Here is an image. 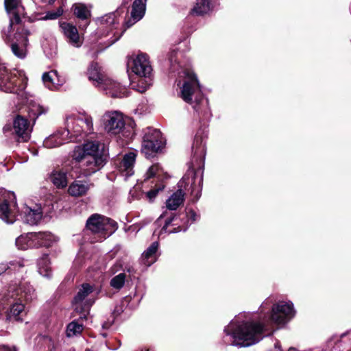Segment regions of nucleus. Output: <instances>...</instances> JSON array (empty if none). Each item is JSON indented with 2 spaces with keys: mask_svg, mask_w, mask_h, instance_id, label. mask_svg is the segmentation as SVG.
Returning a JSON list of instances; mask_svg holds the SVG:
<instances>
[{
  "mask_svg": "<svg viewBox=\"0 0 351 351\" xmlns=\"http://www.w3.org/2000/svg\"><path fill=\"white\" fill-rule=\"evenodd\" d=\"M25 261L19 258L9 263H0V276L3 275L5 280L9 281L7 292L1 296L5 305L10 304L8 317L15 321L22 320L25 314L22 299L31 302L36 298L35 289L24 277Z\"/></svg>",
  "mask_w": 351,
  "mask_h": 351,
  "instance_id": "nucleus-1",
  "label": "nucleus"
},
{
  "mask_svg": "<svg viewBox=\"0 0 351 351\" xmlns=\"http://www.w3.org/2000/svg\"><path fill=\"white\" fill-rule=\"evenodd\" d=\"M5 8L10 16V23L2 30V38L10 45L12 53L19 58L26 56L28 36L30 32L21 24L25 15L21 0H5Z\"/></svg>",
  "mask_w": 351,
  "mask_h": 351,
  "instance_id": "nucleus-2",
  "label": "nucleus"
},
{
  "mask_svg": "<svg viewBox=\"0 0 351 351\" xmlns=\"http://www.w3.org/2000/svg\"><path fill=\"white\" fill-rule=\"evenodd\" d=\"M71 156L73 160L82 162V173L86 177L99 171L108 160L104 143L97 140L87 141L82 145L75 146Z\"/></svg>",
  "mask_w": 351,
  "mask_h": 351,
  "instance_id": "nucleus-3",
  "label": "nucleus"
},
{
  "mask_svg": "<svg viewBox=\"0 0 351 351\" xmlns=\"http://www.w3.org/2000/svg\"><path fill=\"white\" fill-rule=\"evenodd\" d=\"M265 325L259 322H245L238 325L236 319L232 320L224 328L226 337L223 341L226 344L248 347L257 343L263 338Z\"/></svg>",
  "mask_w": 351,
  "mask_h": 351,
  "instance_id": "nucleus-4",
  "label": "nucleus"
},
{
  "mask_svg": "<svg viewBox=\"0 0 351 351\" xmlns=\"http://www.w3.org/2000/svg\"><path fill=\"white\" fill-rule=\"evenodd\" d=\"M205 156V138L197 134L195 136L191 147V159L189 166V171H191L193 175L191 193L193 196L194 201H197L201 196Z\"/></svg>",
  "mask_w": 351,
  "mask_h": 351,
  "instance_id": "nucleus-5",
  "label": "nucleus"
},
{
  "mask_svg": "<svg viewBox=\"0 0 351 351\" xmlns=\"http://www.w3.org/2000/svg\"><path fill=\"white\" fill-rule=\"evenodd\" d=\"M184 82L180 86V97L192 105L198 113L207 114L209 112L208 102L204 97L197 76L191 70L183 71Z\"/></svg>",
  "mask_w": 351,
  "mask_h": 351,
  "instance_id": "nucleus-6",
  "label": "nucleus"
},
{
  "mask_svg": "<svg viewBox=\"0 0 351 351\" xmlns=\"http://www.w3.org/2000/svg\"><path fill=\"white\" fill-rule=\"evenodd\" d=\"M128 66L141 79L136 84L132 83V88L139 93H144L152 85V68L148 56L145 53H139L135 57H130L128 60Z\"/></svg>",
  "mask_w": 351,
  "mask_h": 351,
  "instance_id": "nucleus-7",
  "label": "nucleus"
},
{
  "mask_svg": "<svg viewBox=\"0 0 351 351\" xmlns=\"http://www.w3.org/2000/svg\"><path fill=\"white\" fill-rule=\"evenodd\" d=\"M65 131L71 141H80L94 132L93 118L84 114H71L65 119Z\"/></svg>",
  "mask_w": 351,
  "mask_h": 351,
  "instance_id": "nucleus-8",
  "label": "nucleus"
},
{
  "mask_svg": "<svg viewBox=\"0 0 351 351\" xmlns=\"http://www.w3.org/2000/svg\"><path fill=\"white\" fill-rule=\"evenodd\" d=\"M27 79L21 71L14 70L9 72L4 63L0 61V90L5 93H17L23 90Z\"/></svg>",
  "mask_w": 351,
  "mask_h": 351,
  "instance_id": "nucleus-9",
  "label": "nucleus"
},
{
  "mask_svg": "<svg viewBox=\"0 0 351 351\" xmlns=\"http://www.w3.org/2000/svg\"><path fill=\"white\" fill-rule=\"evenodd\" d=\"M117 223L99 214L92 215L86 221V228L95 234H98L101 239H106L117 229Z\"/></svg>",
  "mask_w": 351,
  "mask_h": 351,
  "instance_id": "nucleus-10",
  "label": "nucleus"
},
{
  "mask_svg": "<svg viewBox=\"0 0 351 351\" xmlns=\"http://www.w3.org/2000/svg\"><path fill=\"white\" fill-rule=\"evenodd\" d=\"M141 151L147 158L157 153L165 145V140L160 130L147 127L143 130Z\"/></svg>",
  "mask_w": 351,
  "mask_h": 351,
  "instance_id": "nucleus-11",
  "label": "nucleus"
},
{
  "mask_svg": "<svg viewBox=\"0 0 351 351\" xmlns=\"http://www.w3.org/2000/svg\"><path fill=\"white\" fill-rule=\"evenodd\" d=\"M18 213L14 193L0 189V218L7 223H13Z\"/></svg>",
  "mask_w": 351,
  "mask_h": 351,
  "instance_id": "nucleus-12",
  "label": "nucleus"
},
{
  "mask_svg": "<svg viewBox=\"0 0 351 351\" xmlns=\"http://www.w3.org/2000/svg\"><path fill=\"white\" fill-rule=\"evenodd\" d=\"M291 302H279L274 304L269 321L278 324H285L295 315Z\"/></svg>",
  "mask_w": 351,
  "mask_h": 351,
  "instance_id": "nucleus-13",
  "label": "nucleus"
},
{
  "mask_svg": "<svg viewBox=\"0 0 351 351\" xmlns=\"http://www.w3.org/2000/svg\"><path fill=\"white\" fill-rule=\"evenodd\" d=\"M101 121L105 131L110 135L119 134L125 127L123 114L117 111L106 112Z\"/></svg>",
  "mask_w": 351,
  "mask_h": 351,
  "instance_id": "nucleus-14",
  "label": "nucleus"
},
{
  "mask_svg": "<svg viewBox=\"0 0 351 351\" xmlns=\"http://www.w3.org/2000/svg\"><path fill=\"white\" fill-rule=\"evenodd\" d=\"M93 291V287L88 283L82 284L76 295L73 298V305L75 309L79 313H88L93 300H86V298Z\"/></svg>",
  "mask_w": 351,
  "mask_h": 351,
  "instance_id": "nucleus-15",
  "label": "nucleus"
},
{
  "mask_svg": "<svg viewBox=\"0 0 351 351\" xmlns=\"http://www.w3.org/2000/svg\"><path fill=\"white\" fill-rule=\"evenodd\" d=\"M99 88L112 97H124L128 96V89L125 86H121L119 82L106 77L102 80Z\"/></svg>",
  "mask_w": 351,
  "mask_h": 351,
  "instance_id": "nucleus-16",
  "label": "nucleus"
},
{
  "mask_svg": "<svg viewBox=\"0 0 351 351\" xmlns=\"http://www.w3.org/2000/svg\"><path fill=\"white\" fill-rule=\"evenodd\" d=\"M62 33L66 38V41L75 47H80L83 43L82 38L80 36L76 27L69 23L63 22L60 25Z\"/></svg>",
  "mask_w": 351,
  "mask_h": 351,
  "instance_id": "nucleus-17",
  "label": "nucleus"
},
{
  "mask_svg": "<svg viewBox=\"0 0 351 351\" xmlns=\"http://www.w3.org/2000/svg\"><path fill=\"white\" fill-rule=\"evenodd\" d=\"M13 127L19 141L27 142L29 139L32 129L27 119L21 115L16 116Z\"/></svg>",
  "mask_w": 351,
  "mask_h": 351,
  "instance_id": "nucleus-18",
  "label": "nucleus"
},
{
  "mask_svg": "<svg viewBox=\"0 0 351 351\" xmlns=\"http://www.w3.org/2000/svg\"><path fill=\"white\" fill-rule=\"evenodd\" d=\"M71 141L65 130H58L45 139L43 145L46 148L51 149Z\"/></svg>",
  "mask_w": 351,
  "mask_h": 351,
  "instance_id": "nucleus-19",
  "label": "nucleus"
},
{
  "mask_svg": "<svg viewBox=\"0 0 351 351\" xmlns=\"http://www.w3.org/2000/svg\"><path fill=\"white\" fill-rule=\"evenodd\" d=\"M178 217L173 216L165 220V224L162 228L158 231L156 228L154 231V235H158L160 237L163 233H176L181 231H186L188 228V226H181L178 223Z\"/></svg>",
  "mask_w": 351,
  "mask_h": 351,
  "instance_id": "nucleus-20",
  "label": "nucleus"
},
{
  "mask_svg": "<svg viewBox=\"0 0 351 351\" xmlns=\"http://www.w3.org/2000/svg\"><path fill=\"white\" fill-rule=\"evenodd\" d=\"M93 184L86 180H75L69 186L68 193L75 197L84 196Z\"/></svg>",
  "mask_w": 351,
  "mask_h": 351,
  "instance_id": "nucleus-21",
  "label": "nucleus"
},
{
  "mask_svg": "<svg viewBox=\"0 0 351 351\" xmlns=\"http://www.w3.org/2000/svg\"><path fill=\"white\" fill-rule=\"evenodd\" d=\"M43 81L45 85L50 90L58 89L65 82V79L59 75L56 71L44 73Z\"/></svg>",
  "mask_w": 351,
  "mask_h": 351,
  "instance_id": "nucleus-22",
  "label": "nucleus"
},
{
  "mask_svg": "<svg viewBox=\"0 0 351 351\" xmlns=\"http://www.w3.org/2000/svg\"><path fill=\"white\" fill-rule=\"evenodd\" d=\"M136 155L134 152L125 154L119 165V170L124 176L129 177L134 173V165Z\"/></svg>",
  "mask_w": 351,
  "mask_h": 351,
  "instance_id": "nucleus-23",
  "label": "nucleus"
},
{
  "mask_svg": "<svg viewBox=\"0 0 351 351\" xmlns=\"http://www.w3.org/2000/svg\"><path fill=\"white\" fill-rule=\"evenodd\" d=\"M43 210L41 207L36 206L34 208L26 206L23 210V221L29 225H36L42 219Z\"/></svg>",
  "mask_w": 351,
  "mask_h": 351,
  "instance_id": "nucleus-24",
  "label": "nucleus"
},
{
  "mask_svg": "<svg viewBox=\"0 0 351 351\" xmlns=\"http://www.w3.org/2000/svg\"><path fill=\"white\" fill-rule=\"evenodd\" d=\"M34 247H49L57 241L56 237L49 232H34Z\"/></svg>",
  "mask_w": 351,
  "mask_h": 351,
  "instance_id": "nucleus-25",
  "label": "nucleus"
},
{
  "mask_svg": "<svg viewBox=\"0 0 351 351\" xmlns=\"http://www.w3.org/2000/svg\"><path fill=\"white\" fill-rule=\"evenodd\" d=\"M158 249V242L154 241L152 245L142 254L141 262L146 267H149L157 260V251Z\"/></svg>",
  "mask_w": 351,
  "mask_h": 351,
  "instance_id": "nucleus-26",
  "label": "nucleus"
},
{
  "mask_svg": "<svg viewBox=\"0 0 351 351\" xmlns=\"http://www.w3.org/2000/svg\"><path fill=\"white\" fill-rule=\"evenodd\" d=\"M50 180L58 189L67 186V172L62 169H55L50 174Z\"/></svg>",
  "mask_w": 351,
  "mask_h": 351,
  "instance_id": "nucleus-27",
  "label": "nucleus"
},
{
  "mask_svg": "<svg viewBox=\"0 0 351 351\" xmlns=\"http://www.w3.org/2000/svg\"><path fill=\"white\" fill-rule=\"evenodd\" d=\"M80 313L82 314V315H80V317L78 319L74 320L67 325L66 332L67 337H74V336H77V335H80L84 329V326H83V324L81 322V321L83 319H86V314L88 313Z\"/></svg>",
  "mask_w": 351,
  "mask_h": 351,
  "instance_id": "nucleus-28",
  "label": "nucleus"
},
{
  "mask_svg": "<svg viewBox=\"0 0 351 351\" xmlns=\"http://www.w3.org/2000/svg\"><path fill=\"white\" fill-rule=\"evenodd\" d=\"M34 232L22 234L16 238V245L19 250H27L35 247Z\"/></svg>",
  "mask_w": 351,
  "mask_h": 351,
  "instance_id": "nucleus-29",
  "label": "nucleus"
},
{
  "mask_svg": "<svg viewBox=\"0 0 351 351\" xmlns=\"http://www.w3.org/2000/svg\"><path fill=\"white\" fill-rule=\"evenodd\" d=\"M48 254H43L37 262L38 271L40 275L47 278L52 275V269Z\"/></svg>",
  "mask_w": 351,
  "mask_h": 351,
  "instance_id": "nucleus-30",
  "label": "nucleus"
},
{
  "mask_svg": "<svg viewBox=\"0 0 351 351\" xmlns=\"http://www.w3.org/2000/svg\"><path fill=\"white\" fill-rule=\"evenodd\" d=\"M88 79L94 82V85L99 88L100 83L102 80H104L106 77L100 72L99 67L97 63H92L87 71Z\"/></svg>",
  "mask_w": 351,
  "mask_h": 351,
  "instance_id": "nucleus-31",
  "label": "nucleus"
},
{
  "mask_svg": "<svg viewBox=\"0 0 351 351\" xmlns=\"http://www.w3.org/2000/svg\"><path fill=\"white\" fill-rule=\"evenodd\" d=\"M184 193L182 189L177 190L167 200L166 206L169 210H176L184 201Z\"/></svg>",
  "mask_w": 351,
  "mask_h": 351,
  "instance_id": "nucleus-32",
  "label": "nucleus"
},
{
  "mask_svg": "<svg viewBox=\"0 0 351 351\" xmlns=\"http://www.w3.org/2000/svg\"><path fill=\"white\" fill-rule=\"evenodd\" d=\"M145 3L143 0H135L132 7L131 16L134 22H138L145 12Z\"/></svg>",
  "mask_w": 351,
  "mask_h": 351,
  "instance_id": "nucleus-33",
  "label": "nucleus"
},
{
  "mask_svg": "<svg viewBox=\"0 0 351 351\" xmlns=\"http://www.w3.org/2000/svg\"><path fill=\"white\" fill-rule=\"evenodd\" d=\"M212 9L213 5L209 0H197L191 12L196 15H204L208 14Z\"/></svg>",
  "mask_w": 351,
  "mask_h": 351,
  "instance_id": "nucleus-34",
  "label": "nucleus"
},
{
  "mask_svg": "<svg viewBox=\"0 0 351 351\" xmlns=\"http://www.w3.org/2000/svg\"><path fill=\"white\" fill-rule=\"evenodd\" d=\"M144 177L145 181L152 178H156L158 180H160L164 177V171L158 163H155L147 169Z\"/></svg>",
  "mask_w": 351,
  "mask_h": 351,
  "instance_id": "nucleus-35",
  "label": "nucleus"
},
{
  "mask_svg": "<svg viewBox=\"0 0 351 351\" xmlns=\"http://www.w3.org/2000/svg\"><path fill=\"white\" fill-rule=\"evenodd\" d=\"M74 14L80 19L87 20L90 16V11L87 7L82 3L75 4L74 6Z\"/></svg>",
  "mask_w": 351,
  "mask_h": 351,
  "instance_id": "nucleus-36",
  "label": "nucleus"
},
{
  "mask_svg": "<svg viewBox=\"0 0 351 351\" xmlns=\"http://www.w3.org/2000/svg\"><path fill=\"white\" fill-rule=\"evenodd\" d=\"M125 274L120 273L110 280V285L114 289L120 290L125 285Z\"/></svg>",
  "mask_w": 351,
  "mask_h": 351,
  "instance_id": "nucleus-37",
  "label": "nucleus"
},
{
  "mask_svg": "<svg viewBox=\"0 0 351 351\" xmlns=\"http://www.w3.org/2000/svg\"><path fill=\"white\" fill-rule=\"evenodd\" d=\"M47 112V108H44L40 105L33 104L29 110V116H33L32 119H36L38 117Z\"/></svg>",
  "mask_w": 351,
  "mask_h": 351,
  "instance_id": "nucleus-38",
  "label": "nucleus"
},
{
  "mask_svg": "<svg viewBox=\"0 0 351 351\" xmlns=\"http://www.w3.org/2000/svg\"><path fill=\"white\" fill-rule=\"evenodd\" d=\"M101 23L108 26L114 25L117 19L114 13H109L102 16L100 19Z\"/></svg>",
  "mask_w": 351,
  "mask_h": 351,
  "instance_id": "nucleus-39",
  "label": "nucleus"
},
{
  "mask_svg": "<svg viewBox=\"0 0 351 351\" xmlns=\"http://www.w3.org/2000/svg\"><path fill=\"white\" fill-rule=\"evenodd\" d=\"M165 188V185L163 184H160L159 186H156L155 189L150 190L146 193L147 197L149 199V201H153L154 199L157 195L158 193L160 191L163 190Z\"/></svg>",
  "mask_w": 351,
  "mask_h": 351,
  "instance_id": "nucleus-40",
  "label": "nucleus"
},
{
  "mask_svg": "<svg viewBox=\"0 0 351 351\" xmlns=\"http://www.w3.org/2000/svg\"><path fill=\"white\" fill-rule=\"evenodd\" d=\"M63 13V10L62 9H58L57 12H48L46 16L45 17V19H56L60 16H61Z\"/></svg>",
  "mask_w": 351,
  "mask_h": 351,
  "instance_id": "nucleus-41",
  "label": "nucleus"
},
{
  "mask_svg": "<svg viewBox=\"0 0 351 351\" xmlns=\"http://www.w3.org/2000/svg\"><path fill=\"white\" fill-rule=\"evenodd\" d=\"M274 302L273 300L270 298H267L261 306V311L265 309H267L269 308L270 305Z\"/></svg>",
  "mask_w": 351,
  "mask_h": 351,
  "instance_id": "nucleus-42",
  "label": "nucleus"
},
{
  "mask_svg": "<svg viewBox=\"0 0 351 351\" xmlns=\"http://www.w3.org/2000/svg\"><path fill=\"white\" fill-rule=\"evenodd\" d=\"M187 217H189V220H191V223L199 219V215H197L195 212L192 210L189 211Z\"/></svg>",
  "mask_w": 351,
  "mask_h": 351,
  "instance_id": "nucleus-43",
  "label": "nucleus"
},
{
  "mask_svg": "<svg viewBox=\"0 0 351 351\" xmlns=\"http://www.w3.org/2000/svg\"><path fill=\"white\" fill-rule=\"evenodd\" d=\"M176 53H177V52L175 50L172 51L170 53L169 56V60L171 64H173V62H176Z\"/></svg>",
  "mask_w": 351,
  "mask_h": 351,
  "instance_id": "nucleus-44",
  "label": "nucleus"
},
{
  "mask_svg": "<svg viewBox=\"0 0 351 351\" xmlns=\"http://www.w3.org/2000/svg\"><path fill=\"white\" fill-rule=\"evenodd\" d=\"M0 351H16L15 348H10L6 346H0Z\"/></svg>",
  "mask_w": 351,
  "mask_h": 351,
  "instance_id": "nucleus-45",
  "label": "nucleus"
},
{
  "mask_svg": "<svg viewBox=\"0 0 351 351\" xmlns=\"http://www.w3.org/2000/svg\"><path fill=\"white\" fill-rule=\"evenodd\" d=\"M136 23V22H134V21L132 20V18L131 17V19H128L125 22V25H126L127 27H130L131 26H132Z\"/></svg>",
  "mask_w": 351,
  "mask_h": 351,
  "instance_id": "nucleus-46",
  "label": "nucleus"
},
{
  "mask_svg": "<svg viewBox=\"0 0 351 351\" xmlns=\"http://www.w3.org/2000/svg\"><path fill=\"white\" fill-rule=\"evenodd\" d=\"M162 215H160L154 223L156 226H160L162 224Z\"/></svg>",
  "mask_w": 351,
  "mask_h": 351,
  "instance_id": "nucleus-47",
  "label": "nucleus"
},
{
  "mask_svg": "<svg viewBox=\"0 0 351 351\" xmlns=\"http://www.w3.org/2000/svg\"><path fill=\"white\" fill-rule=\"evenodd\" d=\"M125 269L129 273L134 272V269L131 266L126 267Z\"/></svg>",
  "mask_w": 351,
  "mask_h": 351,
  "instance_id": "nucleus-48",
  "label": "nucleus"
},
{
  "mask_svg": "<svg viewBox=\"0 0 351 351\" xmlns=\"http://www.w3.org/2000/svg\"><path fill=\"white\" fill-rule=\"evenodd\" d=\"M43 339L46 342H53L52 339L51 337H48V336L43 337Z\"/></svg>",
  "mask_w": 351,
  "mask_h": 351,
  "instance_id": "nucleus-49",
  "label": "nucleus"
},
{
  "mask_svg": "<svg viewBox=\"0 0 351 351\" xmlns=\"http://www.w3.org/2000/svg\"><path fill=\"white\" fill-rule=\"evenodd\" d=\"M278 343H279L278 342L276 343V344H275V347L276 348H279Z\"/></svg>",
  "mask_w": 351,
  "mask_h": 351,
  "instance_id": "nucleus-50",
  "label": "nucleus"
},
{
  "mask_svg": "<svg viewBox=\"0 0 351 351\" xmlns=\"http://www.w3.org/2000/svg\"><path fill=\"white\" fill-rule=\"evenodd\" d=\"M3 130H4V132H5L7 130V128L4 127Z\"/></svg>",
  "mask_w": 351,
  "mask_h": 351,
  "instance_id": "nucleus-51",
  "label": "nucleus"
},
{
  "mask_svg": "<svg viewBox=\"0 0 351 351\" xmlns=\"http://www.w3.org/2000/svg\"><path fill=\"white\" fill-rule=\"evenodd\" d=\"M117 40H118V38H117V39H115L114 40H113L111 43H115V41H116Z\"/></svg>",
  "mask_w": 351,
  "mask_h": 351,
  "instance_id": "nucleus-52",
  "label": "nucleus"
},
{
  "mask_svg": "<svg viewBox=\"0 0 351 351\" xmlns=\"http://www.w3.org/2000/svg\"><path fill=\"white\" fill-rule=\"evenodd\" d=\"M179 184H180V186H182V182H181V181H180V182H179Z\"/></svg>",
  "mask_w": 351,
  "mask_h": 351,
  "instance_id": "nucleus-53",
  "label": "nucleus"
}]
</instances>
